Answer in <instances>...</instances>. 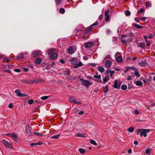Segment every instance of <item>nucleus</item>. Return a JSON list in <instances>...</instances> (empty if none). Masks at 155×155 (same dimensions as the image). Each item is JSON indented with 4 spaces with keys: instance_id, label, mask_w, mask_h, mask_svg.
<instances>
[{
    "instance_id": "obj_13",
    "label": "nucleus",
    "mask_w": 155,
    "mask_h": 155,
    "mask_svg": "<svg viewBox=\"0 0 155 155\" xmlns=\"http://www.w3.org/2000/svg\"><path fill=\"white\" fill-rule=\"evenodd\" d=\"M93 44V43L92 42H87L85 44L84 46L86 48H89Z\"/></svg>"
},
{
    "instance_id": "obj_12",
    "label": "nucleus",
    "mask_w": 155,
    "mask_h": 155,
    "mask_svg": "<svg viewBox=\"0 0 155 155\" xmlns=\"http://www.w3.org/2000/svg\"><path fill=\"white\" fill-rule=\"evenodd\" d=\"M68 52L69 54H72L74 53V49L72 47H70L69 48Z\"/></svg>"
},
{
    "instance_id": "obj_47",
    "label": "nucleus",
    "mask_w": 155,
    "mask_h": 155,
    "mask_svg": "<svg viewBox=\"0 0 155 155\" xmlns=\"http://www.w3.org/2000/svg\"><path fill=\"white\" fill-rule=\"evenodd\" d=\"M111 59V58L110 57V55H107L105 58L104 59Z\"/></svg>"
},
{
    "instance_id": "obj_36",
    "label": "nucleus",
    "mask_w": 155,
    "mask_h": 155,
    "mask_svg": "<svg viewBox=\"0 0 155 155\" xmlns=\"http://www.w3.org/2000/svg\"><path fill=\"white\" fill-rule=\"evenodd\" d=\"M134 75L135 76L137 77H140V74L137 71H135L134 73Z\"/></svg>"
},
{
    "instance_id": "obj_18",
    "label": "nucleus",
    "mask_w": 155,
    "mask_h": 155,
    "mask_svg": "<svg viewBox=\"0 0 155 155\" xmlns=\"http://www.w3.org/2000/svg\"><path fill=\"white\" fill-rule=\"evenodd\" d=\"M11 137L16 142L17 141V135H16V134H15L14 133H12V135Z\"/></svg>"
},
{
    "instance_id": "obj_64",
    "label": "nucleus",
    "mask_w": 155,
    "mask_h": 155,
    "mask_svg": "<svg viewBox=\"0 0 155 155\" xmlns=\"http://www.w3.org/2000/svg\"><path fill=\"white\" fill-rule=\"evenodd\" d=\"M134 112L135 114H139V111L138 110H135L134 111Z\"/></svg>"
},
{
    "instance_id": "obj_40",
    "label": "nucleus",
    "mask_w": 155,
    "mask_h": 155,
    "mask_svg": "<svg viewBox=\"0 0 155 155\" xmlns=\"http://www.w3.org/2000/svg\"><path fill=\"white\" fill-rule=\"evenodd\" d=\"M94 78H97L98 79H100L101 78V75H94Z\"/></svg>"
},
{
    "instance_id": "obj_55",
    "label": "nucleus",
    "mask_w": 155,
    "mask_h": 155,
    "mask_svg": "<svg viewBox=\"0 0 155 155\" xmlns=\"http://www.w3.org/2000/svg\"><path fill=\"white\" fill-rule=\"evenodd\" d=\"M111 31L109 29H107L106 30V33L107 34H109L110 33Z\"/></svg>"
},
{
    "instance_id": "obj_62",
    "label": "nucleus",
    "mask_w": 155,
    "mask_h": 155,
    "mask_svg": "<svg viewBox=\"0 0 155 155\" xmlns=\"http://www.w3.org/2000/svg\"><path fill=\"white\" fill-rule=\"evenodd\" d=\"M4 61H5L6 62H8L9 61V60L8 59V58H5L4 59Z\"/></svg>"
},
{
    "instance_id": "obj_35",
    "label": "nucleus",
    "mask_w": 155,
    "mask_h": 155,
    "mask_svg": "<svg viewBox=\"0 0 155 155\" xmlns=\"http://www.w3.org/2000/svg\"><path fill=\"white\" fill-rule=\"evenodd\" d=\"M121 88L123 90H125L127 88V86L125 85H123L121 86Z\"/></svg>"
},
{
    "instance_id": "obj_20",
    "label": "nucleus",
    "mask_w": 155,
    "mask_h": 155,
    "mask_svg": "<svg viewBox=\"0 0 155 155\" xmlns=\"http://www.w3.org/2000/svg\"><path fill=\"white\" fill-rule=\"evenodd\" d=\"M73 103L78 104H81V103L80 100L77 99H75Z\"/></svg>"
},
{
    "instance_id": "obj_19",
    "label": "nucleus",
    "mask_w": 155,
    "mask_h": 155,
    "mask_svg": "<svg viewBox=\"0 0 155 155\" xmlns=\"http://www.w3.org/2000/svg\"><path fill=\"white\" fill-rule=\"evenodd\" d=\"M70 61L72 64L75 65L76 63H77L78 60L77 59L73 58L71 59L70 60Z\"/></svg>"
},
{
    "instance_id": "obj_53",
    "label": "nucleus",
    "mask_w": 155,
    "mask_h": 155,
    "mask_svg": "<svg viewBox=\"0 0 155 155\" xmlns=\"http://www.w3.org/2000/svg\"><path fill=\"white\" fill-rule=\"evenodd\" d=\"M36 145H37V143H32L30 144V146L31 147Z\"/></svg>"
},
{
    "instance_id": "obj_6",
    "label": "nucleus",
    "mask_w": 155,
    "mask_h": 155,
    "mask_svg": "<svg viewBox=\"0 0 155 155\" xmlns=\"http://www.w3.org/2000/svg\"><path fill=\"white\" fill-rule=\"evenodd\" d=\"M41 54V52L38 51H33L32 53V56L34 57L39 56Z\"/></svg>"
},
{
    "instance_id": "obj_59",
    "label": "nucleus",
    "mask_w": 155,
    "mask_h": 155,
    "mask_svg": "<svg viewBox=\"0 0 155 155\" xmlns=\"http://www.w3.org/2000/svg\"><path fill=\"white\" fill-rule=\"evenodd\" d=\"M147 37L146 36H144V38L146 42H147L148 41H147Z\"/></svg>"
},
{
    "instance_id": "obj_1",
    "label": "nucleus",
    "mask_w": 155,
    "mask_h": 155,
    "mask_svg": "<svg viewBox=\"0 0 155 155\" xmlns=\"http://www.w3.org/2000/svg\"><path fill=\"white\" fill-rule=\"evenodd\" d=\"M150 131V130L149 129H140L137 130V134L139 135L140 134V136L143 135L145 137H146L147 136V133L149 132Z\"/></svg>"
},
{
    "instance_id": "obj_51",
    "label": "nucleus",
    "mask_w": 155,
    "mask_h": 155,
    "mask_svg": "<svg viewBox=\"0 0 155 155\" xmlns=\"http://www.w3.org/2000/svg\"><path fill=\"white\" fill-rule=\"evenodd\" d=\"M78 66H79V67H80L82 66L83 65V64H82V63H81V62L80 61L78 64Z\"/></svg>"
},
{
    "instance_id": "obj_8",
    "label": "nucleus",
    "mask_w": 155,
    "mask_h": 155,
    "mask_svg": "<svg viewBox=\"0 0 155 155\" xmlns=\"http://www.w3.org/2000/svg\"><path fill=\"white\" fill-rule=\"evenodd\" d=\"M24 55H25V57H27L28 54L27 53H24L23 54L20 53L17 56V58L18 59H21L23 58H24L25 57Z\"/></svg>"
},
{
    "instance_id": "obj_60",
    "label": "nucleus",
    "mask_w": 155,
    "mask_h": 155,
    "mask_svg": "<svg viewBox=\"0 0 155 155\" xmlns=\"http://www.w3.org/2000/svg\"><path fill=\"white\" fill-rule=\"evenodd\" d=\"M15 71L17 72H19L20 71V70L19 69H15Z\"/></svg>"
},
{
    "instance_id": "obj_31",
    "label": "nucleus",
    "mask_w": 155,
    "mask_h": 155,
    "mask_svg": "<svg viewBox=\"0 0 155 155\" xmlns=\"http://www.w3.org/2000/svg\"><path fill=\"white\" fill-rule=\"evenodd\" d=\"M90 142L91 143L94 145H96L97 144L93 140H90Z\"/></svg>"
},
{
    "instance_id": "obj_32",
    "label": "nucleus",
    "mask_w": 155,
    "mask_h": 155,
    "mask_svg": "<svg viewBox=\"0 0 155 155\" xmlns=\"http://www.w3.org/2000/svg\"><path fill=\"white\" fill-rule=\"evenodd\" d=\"M134 130V128L133 127H130L128 129V131L131 133L133 132Z\"/></svg>"
},
{
    "instance_id": "obj_10",
    "label": "nucleus",
    "mask_w": 155,
    "mask_h": 155,
    "mask_svg": "<svg viewBox=\"0 0 155 155\" xmlns=\"http://www.w3.org/2000/svg\"><path fill=\"white\" fill-rule=\"evenodd\" d=\"M129 36L130 38H128L127 41L128 42H130L132 41L133 40L132 38L134 36V34L133 33L130 32L129 34Z\"/></svg>"
},
{
    "instance_id": "obj_46",
    "label": "nucleus",
    "mask_w": 155,
    "mask_h": 155,
    "mask_svg": "<svg viewBox=\"0 0 155 155\" xmlns=\"http://www.w3.org/2000/svg\"><path fill=\"white\" fill-rule=\"evenodd\" d=\"M144 9L143 8H141L140 9L139 11H138V13L140 12V13H143L144 11Z\"/></svg>"
},
{
    "instance_id": "obj_30",
    "label": "nucleus",
    "mask_w": 155,
    "mask_h": 155,
    "mask_svg": "<svg viewBox=\"0 0 155 155\" xmlns=\"http://www.w3.org/2000/svg\"><path fill=\"white\" fill-rule=\"evenodd\" d=\"M59 12L60 13L63 14L64 13L65 10L64 8H61L60 9Z\"/></svg>"
},
{
    "instance_id": "obj_56",
    "label": "nucleus",
    "mask_w": 155,
    "mask_h": 155,
    "mask_svg": "<svg viewBox=\"0 0 155 155\" xmlns=\"http://www.w3.org/2000/svg\"><path fill=\"white\" fill-rule=\"evenodd\" d=\"M23 69L24 71L25 72L28 71L29 70V69L28 68H23Z\"/></svg>"
},
{
    "instance_id": "obj_21",
    "label": "nucleus",
    "mask_w": 155,
    "mask_h": 155,
    "mask_svg": "<svg viewBox=\"0 0 155 155\" xmlns=\"http://www.w3.org/2000/svg\"><path fill=\"white\" fill-rule=\"evenodd\" d=\"M87 136L86 134H78L76 135L78 137H85Z\"/></svg>"
},
{
    "instance_id": "obj_7",
    "label": "nucleus",
    "mask_w": 155,
    "mask_h": 155,
    "mask_svg": "<svg viewBox=\"0 0 155 155\" xmlns=\"http://www.w3.org/2000/svg\"><path fill=\"white\" fill-rule=\"evenodd\" d=\"M15 93L19 97H22L27 96L26 94H23L21 93L19 90H16L15 91Z\"/></svg>"
},
{
    "instance_id": "obj_27",
    "label": "nucleus",
    "mask_w": 155,
    "mask_h": 155,
    "mask_svg": "<svg viewBox=\"0 0 155 155\" xmlns=\"http://www.w3.org/2000/svg\"><path fill=\"white\" fill-rule=\"evenodd\" d=\"M60 135V134H59L57 135L52 136L51 137V138L58 139Z\"/></svg>"
},
{
    "instance_id": "obj_48",
    "label": "nucleus",
    "mask_w": 155,
    "mask_h": 155,
    "mask_svg": "<svg viewBox=\"0 0 155 155\" xmlns=\"http://www.w3.org/2000/svg\"><path fill=\"white\" fill-rule=\"evenodd\" d=\"M114 74V71H111L110 72V77H111L112 75Z\"/></svg>"
},
{
    "instance_id": "obj_58",
    "label": "nucleus",
    "mask_w": 155,
    "mask_h": 155,
    "mask_svg": "<svg viewBox=\"0 0 155 155\" xmlns=\"http://www.w3.org/2000/svg\"><path fill=\"white\" fill-rule=\"evenodd\" d=\"M153 37V35L152 34H150L149 35V36H148V38L150 39H151Z\"/></svg>"
},
{
    "instance_id": "obj_29",
    "label": "nucleus",
    "mask_w": 155,
    "mask_h": 155,
    "mask_svg": "<svg viewBox=\"0 0 155 155\" xmlns=\"http://www.w3.org/2000/svg\"><path fill=\"white\" fill-rule=\"evenodd\" d=\"M69 99L70 102L71 103H73L74 100L75 99V98L74 97H69Z\"/></svg>"
},
{
    "instance_id": "obj_42",
    "label": "nucleus",
    "mask_w": 155,
    "mask_h": 155,
    "mask_svg": "<svg viewBox=\"0 0 155 155\" xmlns=\"http://www.w3.org/2000/svg\"><path fill=\"white\" fill-rule=\"evenodd\" d=\"M134 20L138 23L140 21L139 19L137 17H136L134 18Z\"/></svg>"
},
{
    "instance_id": "obj_44",
    "label": "nucleus",
    "mask_w": 155,
    "mask_h": 155,
    "mask_svg": "<svg viewBox=\"0 0 155 155\" xmlns=\"http://www.w3.org/2000/svg\"><path fill=\"white\" fill-rule=\"evenodd\" d=\"M64 72L65 74L67 75H69L70 74V71L68 69L67 70Z\"/></svg>"
},
{
    "instance_id": "obj_49",
    "label": "nucleus",
    "mask_w": 155,
    "mask_h": 155,
    "mask_svg": "<svg viewBox=\"0 0 155 155\" xmlns=\"http://www.w3.org/2000/svg\"><path fill=\"white\" fill-rule=\"evenodd\" d=\"M150 152V149H147L145 151V153L146 154H148Z\"/></svg>"
},
{
    "instance_id": "obj_3",
    "label": "nucleus",
    "mask_w": 155,
    "mask_h": 155,
    "mask_svg": "<svg viewBox=\"0 0 155 155\" xmlns=\"http://www.w3.org/2000/svg\"><path fill=\"white\" fill-rule=\"evenodd\" d=\"M2 142L6 147L8 148L12 149L13 148V146L10 143L5 141L4 140H2Z\"/></svg>"
},
{
    "instance_id": "obj_45",
    "label": "nucleus",
    "mask_w": 155,
    "mask_h": 155,
    "mask_svg": "<svg viewBox=\"0 0 155 155\" xmlns=\"http://www.w3.org/2000/svg\"><path fill=\"white\" fill-rule=\"evenodd\" d=\"M104 91L105 93H107L108 91V89L107 87L104 88Z\"/></svg>"
},
{
    "instance_id": "obj_39",
    "label": "nucleus",
    "mask_w": 155,
    "mask_h": 155,
    "mask_svg": "<svg viewBox=\"0 0 155 155\" xmlns=\"http://www.w3.org/2000/svg\"><path fill=\"white\" fill-rule=\"evenodd\" d=\"M28 104H32L34 102V101L32 99H30V100H28Z\"/></svg>"
},
{
    "instance_id": "obj_25",
    "label": "nucleus",
    "mask_w": 155,
    "mask_h": 155,
    "mask_svg": "<svg viewBox=\"0 0 155 155\" xmlns=\"http://www.w3.org/2000/svg\"><path fill=\"white\" fill-rule=\"evenodd\" d=\"M78 151L82 154H84L85 152V150L84 149L81 148H79L78 149Z\"/></svg>"
},
{
    "instance_id": "obj_5",
    "label": "nucleus",
    "mask_w": 155,
    "mask_h": 155,
    "mask_svg": "<svg viewBox=\"0 0 155 155\" xmlns=\"http://www.w3.org/2000/svg\"><path fill=\"white\" fill-rule=\"evenodd\" d=\"M80 81L81 82L83 86H87L90 85H91L92 84L91 83L90 81L87 80H84L82 78L80 79Z\"/></svg>"
},
{
    "instance_id": "obj_24",
    "label": "nucleus",
    "mask_w": 155,
    "mask_h": 155,
    "mask_svg": "<svg viewBox=\"0 0 155 155\" xmlns=\"http://www.w3.org/2000/svg\"><path fill=\"white\" fill-rule=\"evenodd\" d=\"M139 64L140 66L142 67H144L146 65V62L145 61H142L139 63Z\"/></svg>"
},
{
    "instance_id": "obj_61",
    "label": "nucleus",
    "mask_w": 155,
    "mask_h": 155,
    "mask_svg": "<svg viewBox=\"0 0 155 155\" xmlns=\"http://www.w3.org/2000/svg\"><path fill=\"white\" fill-rule=\"evenodd\" d=\"M150 104L152 106H154L155 105V103L153 102H150Z\"/></svg>"
},
{
    "instance_id": "obj_38",
    "label": "nucleus",
    "mask_w": 155,
    "mask_h": 155,
    "mask_svg": "<svg viewBox=\"0 0 155 155\" xmlns=\"http://www.w3.org/2000/svg\"><path fill=\"white\" fill-rule=\"evenodd\" d=\"M56 4L57 5H59L61 2L62 0H55Z\"/></svg>"
},
{
    "instance_id": "obj_26",
    "label": "nucleus",
    "mask_w": 155,
    "mask_h": 155,
    "mask_svg": "<svg viewBox=\"0 0 155 155\" xmlns=\"http://www.w3.org/2000/svg\"><path fill=\"white\" fill-rule=\"evenodd\" d=\"M109 79V78L108 76H106L103 79V82L104 83L106 82Z\"/></svg>"
},
{
    "instance_id": "obj_41",
    "label": "nucleus",
    "mask_w": 155,
    "mask_h": 155,
    "mask_svg": "<svg viewBox=\"0 0 155 155\" xmlns=\"http://www.w3.org/2000/svg\"><path fill=\"white\" fill-rule=\"evenodd\" d=\"M120 55H121V53L119 52H117L115 55V57L116 58Z\"/></svg>"
},
{
    "instance_id": "obj_43",
    "label": "nucleus",
    "mask_w": 155,
    "mask_h": 155,
    "mask_svg": "<svg viewBox=\"0 0 155 155\" xmlns=\"http://www.w3.org/2000/svg\"><path fill=\"white\" fill-rule=\"evenodd\" d=\"M150 5L151 3L149 2H147L146 3V6L147 7H148Z\"/></svg>"
},
{
    "instance_id": "obj_11",
    "label": "nucleus",
    "mask_w": 155,
    "mask_h": 155,
    "mask_svg": "<svg viewBox=\"0 0 155 155\" xmlns=\"http://www.w3.org/2000/svg\"><path fill=\"white\" fill-rule=\"evenodd\" d=\"M116 60L118 62H121L123 61L122 56L121 55H120L116 57Z\"/></svg>"
},
{
    "instance_id": "obj_22",
    "label": "nucleus",
    "mask_w": 155,
    "mask_h": 155,
    "mask_svg": "<svg viewBox=\"0 0 155 155\" xmlns=\"http://www.w3.org/2000/svg\"><path fill=\"white\" fill-rule=\"evenodd\" d=\"M132 25L134 27H136L138 29H141L143 27L142 26H140L137 24H133Z\"/></svg>"
},
{
    "instance_id": "obj_37",
    "label": "nucleus",
    "mask_w": 155,
    "mask_h": 155,
    "mask_svg": "<svg viewBox=\"0 0 155 155\" xmlns=\"http://www.w3.org/2000/svg\"><path fill=\"white\" fill-rule=\"evenodd\" d=\"M125 14L126 16H129L130 15V12L129 11H127L125 12Z\"/></svg>"
},
{
    "instance_id": "obj_14",
    "label": "nucleus",
    "mask_w": 155,
    "mask_h": 155,
    "mask_svg": "<svg viewBox=\"0 0 155 155\" xmlns=\"http://www.w3.org/2000/svg\"><path fill=\"white\" fill-rule=\"evenodd\" d=\"M111 64V62L109 60L106 61L105 64V65L107 67L109 68L110 67Z\"/></svg>"
},
{
    "instance_id": "obj_50",
    "label": "nucleus",
    "mask_w": 155,
    "mask_h": 155,
    "mask_svg": "<svg viewBox=\"0 0 155 155\" xmlns=\"http://www.w3.org/2000/svg\"><path fill=\"white\" fill-rule=\"evenodd\" d=\"M126 41L128 42L127 40H125L122 39H121V41L122 43H125Z\"/></svg>"
},
{
    "instance_id": "obj_63",
    "label": "nucleus",
    "mask_w": 155,
    "mask_h": 155,
    "mask_svg": "<svg viewBox=\"0 0 155 155\" xmlns=\"http://www.w3.org/2000/svg\"><path fill=\"white\" fill-rule=\"evenodd\" d=\"M84 113V112L83 111H81L79 112L78 114L79 115H82Z\"/></svg>"
},
{
    "instance_id": "obj_28",
    "label": "nucleus",
    "mask_w": 155,
    "mask_h": 155,
    "mask_svg": "<svg viewBox=\"0 0 155 155\" xmlns=\"http://www.w3.org/2000/svg\"><path fill=\"white\" fill-rule=\"evenodd\" d=\"M34 134L36 136H38L39 137L42 136L43 135V134H42L39 132H34Z\"/></svg>"
},
{
    "instance_id": "obj_15",
    "label": "nucleus",
    "mask_w": 155,
    "mask_h": 155,
    "mask_svg": "<svg viewBox=\"0 0 155 155\" xmlns=\"http://www.w3.org/2000/svg\"><path fill=\"white\" fill-rule=\"evenodd\" d=\"M41 59L40 58H37L35 60V63L36 64H39L41 63Z\"/></svg>"
},
{
    "instance_id": "obj_9",
    "label": "nucleus",
    "mask_w": 155,
    "mask_h": 155,
    "mask_svg": "<svg viewBox=\"0 0 155 155\" xmlns=\"http://www.w3.org/2000/svg\"><path fill=\"white\" fill-rule=\"evenodd\" d=\"M109 10H107L105 12V16H106V21H108L109 18Z\"/></svg>"
},
{
    "instance_id": "obj_34",
    "label": "nucleus",
    "mask_w": 155,
    "mask_h": 155,
    "mask_svg": "<svg viewBox=\"0 0 155 155\" xmlns=\"http://www.w3.org/2000/svg\"><path fill=\"white\" fill-rule=\"evenodd\" d=\"M48 96H45L41 97V100H45L47 99L48 98Z\"/></svg>"
},
{
    "instance_id": "obj_23",
    "label": "nucleus",
    "mask_w": 155,
    "mask_h": 155,
    "mask_svg": "<svg viewBox=\"0 0 155 155\" xmlns=\"http://www.w3.org/2000/svg\"><path fill=\"white\" fill-rule=\"evenodd\" d=\"M98 69L101 73H103L104 71V68L101 66L99 67L98 68Z\"/></svg>"
},
{
    "instance_id": "obj_33",
    "label": "nucleus",
    "mask_w": 155,
    "mask_h": 155,
    "mask_svg": "<svg viewBox=\"0 0 155 155\" xmlns=\"http://www.w3.org/2000/svg\"><path fill=\"white\" fill-rule=\"evenodd\" d=\"M139 46L140 47L144 48H145V44L143 43H141L140 44Z\"/></svg>"
},
{
    "instance_id": "obj_57",
    "label": "nucleus",
    "mask_w": 155,
    "mask_h": 155,
    "mask_svg": "<svg viewBox=\"0 0 155 155\" xmlns=\"http://www.w3.org/2000/svg\"><path fill=\"white\" fill-rule=\"evenodd\" d=\"M4 71L7 72L8 73H10L11 72V71L8 69H7L6 70H5Z\"/></svg>"
},
{
    "instance_id": "obj_52",
    "label": "nucleus",
    "mask_w": 155,
    "mask_h": 155,
    "mask_svg": "<svg viewBox=\"0 0 155 155\" xmlns=\"http://www.w3.org/2000/svg\"><path fill=\"white\" fill-rule=\"evenodd\" d=\"M140 19L143 21H144L147 19V18L146 17H141L140 18Z\"/></svg>"
},
{
    "instance_id": "obj_2",
    "label": "nucleus",
    "mask_w": 155,
    "mask_h": 155,
    "mask_svg": "<svg viewBox=\"0 0 155 155\" xmlns=\"http://www.w3.org/2000/svg\"><path fill=\"white\" fill-rule=\"evenodd\" d=\"M48 54L49 55V57L50 59H54L57 57V54L56 52H54V49H49L48 50Z\"/></svg>"
},
{
    "instance_id": "obj_16",
    "label": "nucleus",
    "mask_w": 155,
    "mask_h": 155,
    "mask_svg": "<svg viewBox=\"0 0 155 155\" xmlns=\"http://www.w3.org/2000/svg\"><path fill=\"white\" fill-rule=\"evenodd\" d=\"M26 131L28 134L29 135H31V132L29 130V127L28 125L26 127Z\"/></svg>"
},
{
    "instance_id": "obj_54",
    "label": "nucleus",
    "mask_w": 155,
    "mask_h": 155,
    "mask_svg": "<svg viewBox=\"0 0 155 155\" xmlns=\"http://www.w3.org/2000/svg\"><path fill=\"white\" fill-rule=\"evenodd\" d=\"M13 104L12 103L8 105V107L9 108H11L13 107Z\"/></svg>"
},
{
    "instance_id": "obj_4",
    "label": "nucleus",
    "mask_w": 155,
    "mask_h": 155,
    "mask_svg": "<svg viewBox=\"0 0 155 155\" xmlns=\"http://www.w3.org/2000/svg\"><path fill=\"white\" fill-rule=\"evenodd\" d=\"M121 84L120 81H118L117 80H116L114 81V83L113 85V87L114 88L116 89H119Z\"/></svg>"
},
{
    "instance_id": "obj_17",
    "label": "nucleus",
    "mask_w": 155,
    "mask_h": 155,
    "mask_svg": "<svg viewBox=\"0 0 155 155\" xmlns=\"http://www.w3.org/2000/svg\"><path fill=\"white\" fill-rule=\"evenodd\" d=\"M134 83L137 86H141L142 85V82L140 81H135Z\"/></svg>"
}]
</instances>
